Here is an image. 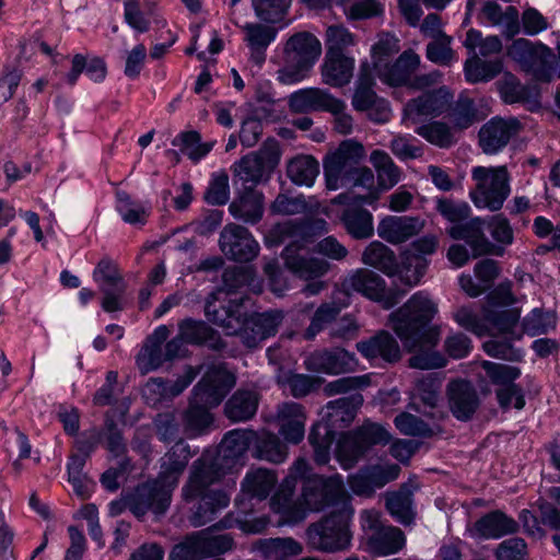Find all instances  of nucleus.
Segmentation results:
<instances>
[{"instance_id": "nucleus-1", "label": "nucleus", "mask_w": 560, "mask_h": 560, "mask_svg": "<svg viewBox=\"0 0 560 560\" xmlns=\"http://www.w3.org/2000/svg\"><path fill=\"white\" fill-rule=\"evenodd\" d=\"M255 446V432L233 430L226 433L217 457L203 454L192 466L187 485L183 489L186 501L198 500L190 523L198 527L213 520V515L226 508L230 492L235 486L236 471L243 465L241 457L250 445Z\"/></svg>"}, {"instance_id": "nucleus-2", "label": "nucleus", "mask_w": 560, "mask_h": 560, "mask_svg": "<svg viewBox=\"0 0 560 560\" xmlns=\"http://www.w3.org/2000/svg\"><path fill=\"white\" fill-rule=\"evenodd\" d=\"M310 465L304 458L296 459L270 498V509L280 516L279 525H295L311 512L327 506L347 509L349 497L340 475L328 478L307 476Z\"/></svg>"}, {"instance_id": "nucleus-3", "label": "nucleus", "mask_w": 560, "mask_h": 560, "mask_svg": "<svg viewBox=\"0 0 560 560\" xmlns=\"http://www.w3.org/2000/svg\"><path fill=\"white\" fill-rule=\"evenodd\" d=\"M438 313V306L424 292L415 293L397 312L390 315V324L404 346L418 352L410 358V366L429 370L445 365V359L432 349L439 340V330L429 324Z\"/></svg>"}, {"instance_id": "nucleus-4", "label": "nucleus", "mask_w": 560, "mask_h": 560, "mask_svg": "<svg viewBox=\"0 0 560 560\" xmlns=\"http://www.w3.org/2000/svg\"><path fill=\"white\" fill-rule=\"evenodd\" d=\"M190 458L188 446L176 443L162 458L159 478L135 489L126 497L109 503V514L116 516L125 509L141 517L151 511L156 516L163 515L170 506L173 489Z\"/></svg>"}, {"instance_id": "nucleus-5", "label": "nucleus", "mask_w": 560, "mask_h": 560, "mask_svg": "<svg viewBox=\"0 0 560 560\" xmlns=\"http://www.w3.org/2000/svg\"><path fill=\"white\" fill-rule=\"evenodd\" d=\"M244 305L240 299L228 298V293L219 290L211 294L206 303V316L222 327L228 335H240L248 348L256 347L261 340L276 334L282 316L279 312L254 314L248 318L244 315Z\"/></svg>"}, {"instance_id": "nucleus-6", "label": "nucleus", "mask_w": 560, "mask_h": 560, "mask_svg": "<svg viewBox=\"0 0 560 560\" xmlns=\"http://www.w3.org/2000/svg\"><path fill=\"white\" fill-rule=\"evenodd\" d=\"M524 299L518 301L511 292V284L503 283L489 294L482 319L478 318L469 307L459 308L454 314V319L460 327L479 337L492 336L491 340H500L499 338H503V332L516 336L513 327L520 319L521 308L515 304L523 303Z\"/></svg>"}, {"instance_id": "nucleus-7", "label": "nucleus", "mask_w": 560, "mask_h": 560, "mask_svg": "<svg viewBox=\"0 0 560 560\" xmlns=\"http://www.w3.org/2000/svg\"><path fill=\"white\" fill-rule=\"evenodd\" d=\"M350 291L359 292L370 300L380 302L384 308H390L399 301L397 294L386 291L384 280L378 275L366 269H358L345 279L342 289L335 292L332 302L323 304L316 311L306 331L308 339L315 337L326 323L332 320L342 308L350 304Z\"/></svg>"}, {"instance_id": "nucleus-8", "label": "nucleus", "mask_w": 560, "mask_h": 560, "mask_svg": "<svg viewBox=\"0 0 560 560\" xmlns=\"http://www.w3.org/2000/svg\"><path fill=\"white\" fill-rule=\"evenodd\" d=\"M451 97L447 89L440 88L432 93H424L411 100L404 109L405 125L413 127L417 135L434 145L450 147L454 142L450 127L439 121H427L440 116L447 108Z\"/></svg>"}, {"instance_id": "nucleus-9", "label": "nucleus", "mask_w": 560, "mask_h": 560, "mask_svg": "<svg viewBox=\"0 0 560 560\" xmlns=\"http://www.w3.org/2000/svg\"><path fill=\"white\" fill-rule=\"evenodd\" d=\"M313 226L308 224H298L292 220L278 223L272 228L266 237L268 246L277 245L284 242L288 237L292 242L287 245L283 252V258L288 269L299 278L311 280L325 275L328 270V262L323 259H306L301 252L310 242L308 237Z\"/></svg>"}, {"instance_id": "nucleus-10", "label": "nucleus", "mask_w": 560, "mask_h": 560, "mask_svg": "<svg viewBox=\"0 0 560 560\" xmlns=\"http://www.w3.org/2000/svg\"><path fill=\"white\" fill-rule=\"evenodd\" d=\"M278 483V475L275 470L256 467L250 468L241 482V493L236 500L238 515L233 520L228 518L224 523L225 527L236 526L245 534H259L269 524L267 517H248L247 513L252 510V501H265L276 489Z\"/></svg>"}, {"instance_id": "nucleus-11", "label": "nucleus", "mask_w": 560, "mask_h": 560, "mask_svg": "<svg viewBox=\"0 0 560 560\" xmlns=\"http://www.w3.org/2000/svg\"><path fill=\"white\" fill-rule=\"evenodd\" d=\"M234 385V375L224 366L210 369L194 389L185 416L187 427L194 432L209 427L213 420L209 409L218 406Z\"/></svg>"}, {"instance_id": "nucleus-12", "label": "nucleus", "mask_w": 560, "mask_h": 560, "mask_svg": "<svg viewBox=\"0 0 560 560\" xmlns=\"http://www.w3.org/2000/svg\"><path fill=\"white\" fill-rule=\"evenodd\" d=\"M436 210L451 224L447 234L454 240L465 241L474 257L501 254L485 235V221L478 217L470 218L471 209L467 202L441 198L436 200Z\"/></svg>"}, {"instance_id": "nucleus-13", "label": "nucleus", "mask_w": 560, "mask_h": 560, "mask_svg": "<svg viewBox=\"0 0 560 560\" xmlns=\"http://www.w3.org/2000/svg\"><path fill=\"white\" fill-rule=\"evenodd\" d=\"M362 402V396L355 394L327 404L322 421L313 427L310 434V442L314 447L317 464L328 463L330 447L335 440V429L349 425Z\"/></svg>"}, {"instance_id": "nucleus-14", "label": "nucleus", "mask_w": 560, "mask_h": 560, "mask_svg": "<svg viewBox=\"0 0 560 560\" xmlns=\"http://www.w3.org/2000/svg\"><path fill=\"white\" fill-rule=\"evenodd\" d=\"M322 54L316 36L302 32L291 36L284 47V65L277 71V80L285 85L305 80Z\"/></svg>"}, {"instance_id": "nucleus-15", "label": "nucleus", "mask_w": 560, "mask_h": 560, "mask_svg": "<svg viewBox=\"0 0 560 560\" xmlns=\"http://www.w3.org/2000/svg\"><path fill=\"white\" fill-rule=\"evenodd\" d=\"M557 324V316L553 312H544L540 308H534L522 323V327L518 326V319L516 320L513 331L503 332V340H488L483 343V349L487 354L501 358L509 361H520L523 358V351L518 348H514L511 345L512 340L520 339L524 332L530 336H537L547 334L553 329Z\"/></svg>"}, {"instance_id": "nucleus-16", "label": "nucleus", "mask_w": 560, "mask_h": 560, "mask_svg": "<svg viewBox=\"0 0 560 560\" xmlns=\"http://www.w3.org/2000/svg\"><path fill=\"white\" fill-rule=\"evenodd\" d=\"M471 178L476 186L469 196L478 209L497 211L502 208L511 189L505 166H476L471 170Z\"/></svg>"}, {"instance_id": "nucleus-17", "label": "nucleus", "mask_w": 560, "mask_h": 560, "mask_svg": "<svg viewBox=\"0 0 560 560\" xmlns=\"http://www.w3.org/2000/svg\"><path fill=\"white\" fill-rule=\"evenodd\" d=\"M352 515L350 505L339 509L320 522L307 528L310 545L323 552H339L348 550L351 546L352 534L349 528V518Z\"/></svg>"}, {"instance_id": "nucleus-18", "label": "nucleus", "mask_w": 560, "mask_h": 560, "mask_svg": "<svg viewBox=\"0 0 560 560\" xmlns=\"http://www.w3.org/2000/svg\"><path fill=\"white\" fill-rule=\"evenodd\" d=\"M389 440L390 434L382 424L365 421L355 432L338 438L335 457L343 469H349L371 446L386 444Z\"/></svg>"}, {"instance_id": "nucleus-19", "label": "nucleus", "mask_w": 560, "mask_h": 560, "mask_svg": "<svg viewBox=\"0 0 560 560\" xmlns=\"http://www.w3.org/2000/svg\"><path fill=\"white\" fill-rule=\"evenodd\" d=\"M508 55L535 80L549 82L555 79L556 56L542 43L525 38L515 39L509 47Z\"/></svg>"}, {"instance_id": "nucleus-20", "label": "nucleus", "mask_w": 560, "mask_h": 560, "mask_svg": "<svg viewBox=\"0 0 560 560\" xmlns=\"http://www.w3.org/2000/svg\"><path fill=\"white\" fill-rule=\"evenodd\" d=\"M365 156L362 144L353 140H345L324 159V176L329 190L346 187L359 162Z\"/></svg>"}, {"instance_id": "nucleus-21", "label": "nucleus", "mask_w": 560, "mask_h": 560, "mask_svg": "<svg viewBox=\"0 0 560 560\" xmlns=\"http://www.w3.org/2000/svg\"><path fill=\"white\" fill-rule=\"evenodd\" d=\"M233 539L228 534H217L212 528L187 536L174 546L170 560H198L232 549Z\"/></svg>"}, {"instance_id": "nucleus-22", "label": "nucleus", "mask_w": 560, "mask_h": 560, "mask_svg": "<svg viewBox=\"0 0 560 560\" xmlns=\"http://www.w3.org/2000/svg\"><path fill=\"white\" fill-rule=\"evenodd\" d=\"M420 66V57L412 50L404 51L394 63L385 65L380 72H377V77L382 82L392 85H411L416 89H424L427 86L433 85L440 81L441 74L439 72H431L429 74H423L416 77L413 81H411L412 74Z\"/></svg>"}, {"instance_id": "nucleus-23", "label": "nucleus", "mask_w": 560, "mask_h": 560, "mask_svg": "<svg viewBox=\"0 0 560 560\" xmlns=\"http://www.w3.org/2000/svg\"><path fill=\"white\" fill-rule=\"evenodd\" d=\"M438 237L424 235L412 242L410 248L400 255L401 262L398 272V280L411 288L420 283L428 267L425 256L432 255L438 248Z\"/></svg>"}, {"instance_id": "nucleus-24", "label": "nucleus", "mask_w": 560, "mask_h": 560, "mask_svg": "<svg viewBox=\"0 0 560 560\" xmlns=\"http://www.w3.org/2000/svg\"><path fill=\"white\" fill-rule=\"evenodd\" d=\"M481 366L490 381L501 386L497 392L500 406L505 409L510 407L522 409L525 405L522 389L513 384V381L521 375L520 369L490 361H483Z\"/></svg>"}, {"instance_id": "nucleus-25", "label": "nucleus", "mask_w": 560, "mask_h": 560, "mask_svg": "<svg viewBox=\"0 0 560 560\" xmlns=\"http://www.w3.org/2000/svg\"><path fill=\"white\" fill-rule=\"evenodd\" d=\"M280 161L278 145L271 142L257 154L243 158L234 165L235 175L244 183H259Z\"/></svg>"}, {"instance_id": "nucleus-26", "label": "nucleus", "mask_w": 560, "mask_h": 560, "mask_svg": "<svg viewBox=\"0 0 560 560\" xmlns=\"http://www.w3.org/2000/svg\"><path fill=\"white\" fill-rule=\"evenodd\" d=\"M220 248L231 259L253 260L259 253V244L250 232L240 225H226L220 235Z\"/></svg>"}, {"instance_id": "nucleus-27", "label": "nucleus", "mask_w": 560, "mask_h": 560, "mask_svg": "<svg viewBox=\"0 0 560 560\" xmlns=\"http://www.w3.org/2000/svg\"><path fill=\"white\" fill-rule=\"evenodd\" d=\"M289 105L296 113L317 110L339 113L346 107V103L342 100L318 88H305L293 92L289 97Z\"/></svg>"}, {"instance_id": "nucleus-28", "label": "nucleus", "mask_w": 560, "mask_h": 560, "mask_svg": "<svg viewBox=\"0 0 560 560\" xmlns=\"http://www.w3.org/2000/svg\"><path fill=\"white\" fill-rule=\"evenodd\" d=\"M304 364L308 371L337 375L355 370L358 360L345 349H335L315 351L305 359Z\"/></svg>"}, {"instance_id": "nucleus-29", "label": "nucleus", "mask_w": 560, "mask_h": 560, "mask_svg": "<svg viewBox=\"0 0 560 560\" xmlns=\"http://www.w3.org/2000/svg\"><path fill=\"white\" fill-rule=\"evenodd\" d=\"M400 472V467L395 464L373 465L361 469L349 478L351 490L359 495H371L375 489L384 487L395 480Z\"/></svg>"}, {"instance_id": "nucleus-30", "label": "nucleus", "mask_w": 560, "mask_h": 560, "mask_svg": "<svg viewBox=\"0 0 560 560\" xmlns=\"http://www.w3.org/2000/svg\"><path fill=\"white\" fill-rule=\"evenodd\" d=\"M168 336V327L166 325H160L145 339L136 358V364L141 374H148L155 371L168 361L163 348Z\"/></svg>"}, {"instance_id": "nucleus-31", "label": "nucleus", "mask_w": 560, "mask_h": 560, "mask_svg": "<svg viewBox=\"0 0 560 560\" xmlns=\"http://www.w3.org/2000/svg\"><path fill=\"white\" fill-rule=\"evenodd\" d=\"M424 220L418 217L387 215L377 225V234L390 244H400L424 229Z\"/></svg>"}, {"instance_id": "nucleus-32", "label": "nucleus", "mask_w": 560, "mask_h": 560, "mask_svg": "<svg viewBox=\"0 0 560 560\" xmlns=\"http://www.w3.org/2000/svg\"><path fill=\"white\" fill-rule=\"evenodd\" d=\"M517 129L515 119L492 118L479 131L480 147L485 153L494 154L508 144Z\"/></svg>"}, {"instance_id": "nucleus-33", "label": "nucleus", "mask_w": 560, "mask_h": 560, "mask_svg": "<svg viewBox=\"0 0 560 560\" xmlns=\"http://www.w3.org/2000/svg\"><path fill=\"white\" fill-rule=\"evenodd\" d=\"M348 185L352 187H361L365 190L364 194H355L349 191L347 194L338 195L332 202H342L343 199H350L353 205H374L380 198L378 184L375 185V178L373 172L368 167L357 166L351 174V179Z\"/></svg>"}, {"instance_id": "nucleus-34", "label": "nucleus", "mask_w": 560, "mask_h": 560, "mask_svg": "<svg viewBox=\"0 0 560 560\" xmlns=\"http://www.w3.org/2000/svg\"><path fill=\"white\" fill-rule=\"evenodd\" d=\"M305 420L301 405L283 404L278 411L279 433L288 443L298 444L304 438Z\"/></svg>"}, {"instance_id": "nucleus-35", "label": "nucleus", "mask_w": 560, "mask_h": 560, "mask_svg": "<svg viewBox=\"0 0 560 560\" xmlns=\"http://www.w3.org/2000/svg\"><path fill=\"white\" fill-rule=\"evenodd\" d=\"M354 65V58L345 54H326L322 65L323 82L334 88L347 85L353 77Z\"/></svg>"}, {"instance_id": "nucleus-36", "label": "nucleus", "mask_w": 560, "mask_h": 560, "mask_svg": "<svg viewBox=\"0 0 560 560\" xmlns=\"http://www.w3.org/2000/svg\"><path fill=\"white\" fill-rule=\"evenodd\" d=\"M340 205L347 208L341 215V222L347 232L354 238H369L374 233L373 215L362 208L363 205H353L350 199H343Z\"/></svg>"}, {"instance_id": "nucleus-37", "label": "nucleus", "mask_w": 560, "mask_h": 560, "mask_svg": "<svg viewBox=\"0 0 560 560\" xmlns=\"http://www.w3.org/2000/svg\"><path fill=\"white\" fill-rule=\"evenodd\" d=\"M448 397L451 410L459 420L469 419L478 406L476 390L466 381L451 383L448 386Z\"/></svg>"}, {"instance_id": "nucleus-38", "label": "nucleus", "mask_w": 560, "mask_h": 560, "mask_svg": "<svg viewBox=\"0 0 560 560\" xmlns=\"http://www.w3.org/2000/svg\"><path fill=\"white\" fill-rule=\"evenodd\" d=\"M357 349L369 360L383 359L387 362H394L400 357L397 341L386 331H381L369 340L358 342Z\"/></svg>"}, {"instance_id": "nucleus-39", "label": "nucleus", "mask_w": 560, "mask_h": 560, "mask_svg": "<svg viewBox=\"0 0 560 560\" xmlns=\"http://www.w3.org/2000/svg\"><path fill=\"white\" fill-rule=\"evenodd\" d=\"M192 368H187L173 386H167L162 378H151L143 387V396L148 404L155 405L164 398L179 395L196 377Z\"/></svg>"}, {"instance_id": "nucleus-40", "label": "nucleus", "mask_w": 560, "mask_h": 560, "mask_svg": "<svg viewBox=\"0 0 560 560\" xmlns=\"http://www.w3.org/2000/svg\"><path fill=\"white\" fill-rule=\"evenodd\" d=\"M516 529L517 523L513 518L502 512L495 511L476 522L472 533L481 538L498 539L504 535L514 533Z\"/></svg>"}, {"instance_id": "nucleus-41", "label": "nucleus", "mask_w": 560, "mask_h": 560, "mask_svg": "<svg viewBox=\"0 0 560 560\" xmlns=\"http://www.w3.org/2000/svg\"><path fill=\"white\" fill-rule=\"evenodd\" d=\"M362 262L398 279L400 265H397L394 252L378 241L369 244L362 254Z\"/></svg>"}, {"instance_id": "nucleus-42", "label": "nucleus", "mask_w": 560, "mask_h": 560, "mask_svg": "<svg viewBox=\"0 0 560 560\" xmlns=\"http://www.w3.org/2000/svg\"><path fill=\"white\" fill-rule=\"evenodd\" d=\"M254 549L267 560H288L303 550L301 544L293 538L260 539Z\"/></svg>"}, {"instance_id": "nucleus-43", "label": "nucleus", "mask_w": 560, "mask_h": 560, "mask_svg": "<svg viewBox=\"0 0 560 560\" xmlns=\"http://www.w3.org/2000/svg\"><path fill=\"white\" fill-rule=\"evenodd\" d=\"M369 548L377 556L397 553L406 545L404 533L393 526L384 527L375 534L369 535Z\"/></svg>"}, {"instance_id": "nucleus-44", "label": "nucleus", "mask_w": 560, "mask_h": 560, "mask_svg": "<svg viewBox=\"0 0 560 560\" xmlns=\"http://www.w3.org/2000/svg\"><path fill=\"white\" fill-rule=\"evenodd\" d=\"M242 30L245 34L244 40L252 51V58L257 63H261L265 60L266 48L275 40L273 31L258 23H246Z\"/></svg>"}, {"instance_id": "nucleus-45", "label": "nucleus", "mask_w": 560, "mask_h": 560, "mask_svg": "<svg viewBox=\"0 0 560 560\" xmlns=\"http://www.w3.org/2000/svg\"><path fill=\"white\" fill-rule=\"evenodd\" d=\"M229 210L235 219L254 224L262 217L264 197L257 191L246 192L238 200L232 202Z\"/></svg>"}, {"instance_id": "nucleus-46", "label": "nucleus", "mask_w": 560, "mask_h": 560, "mask_svg": "<svg viewBox=\"0 0 560 560\" xmlns=\"http://www.w3.org/2000/svg\"><path fill=\"white\" fill-rule=\"evenodd\" d=\"M255 457L275 464L283 463L288 457V448L276 434L261 431L255 433Z\"/></svg>"}, {"instance_id": "nucleus-47", "label": "nucleus", "mask_w": 560, "mask_h": 560, "mask_svg": "<svg viewBox=\"0 0 560 560\" xmlns=\"http://www.w3.org/2000/svg\"><path fill=\"white\" fill-rule=\"evenodd\" d=\"M258 406L254 390H237L225 405V415L232 421H245L252 418Z\"/></svg>"}, {"instance_id": "nucleus-48", "label": "nucleus", "mask_w": 560, "mask_h": 560, "mask_svg": "<svg viewBox=\"0 0 560 560\" xmlns=\"http://www.w3.org/2000/svg\"><path fill=\"white\" fill-rule=\"evenodd\" d=\"M287 173L294 184L311 187L318 176L319 165L310 155H299L288 163Z\"/></svg>"}, {"instance_id": "nucleus-49", "label": "nucleus", "mask_w": 560, "mask_h": 560, "mask_svg": "<svg viewBox=\"0 0 560 560\" xmlns=\"http://www.w3.org/2000/svg\"><path fill=\"white\" fill-rule=\"evenodd\" d=\"M116 210L124 222L131 225H144L150 214V206L132 200L125 191L116 194Z\"/></svg>"}, {"instance_id": "nucleus-50", "label": "nucleus", "mask_w": 560, "mask_h": 560, "mask_svg": "<svg viewBox=\"0 0 560 560\" xmlns=\"http://www.w3.org/2000/svg\"><path fill=\"white\" fill-rule=\"evenodd\" d=\"M371 162L377 172L380 192L390 189L399 182V171L387 153L374 151L371 154Z\"/></svg>"}, {"instance_id": "nucleus-51", "label": "nucleus", "mask_w": 560, "mask_h": 560, "mask_svg": "<svg viewBox=\"0 0 560 560\" xmlns=\"http://www.w3.org/2000/svg\"><path fill=\"white\" fill-rule=\"evenodd\" d=\"M411 491L401 488L398 492L387 495L386 506L393 517L399 523L408 525L413 521Z\"/></svg>"}, {"instance_id": "nucleus-52", "label": "nucleus", "mask_w": 560, "mask_h": 560, "mask_svg": "<svg viewBox=\"0 0 560 560\" xmlns=\"http://www.w3.org/2000/svg\"><path fill=\"white\" fill-rule=\"evenodd\" d=\"M373 84L369 68L363 65L351 100L354 110L364 112L378 97L373 90Z\"/></svg>"}, {"instance_id": "nucleus-53", "label": "nucleus", "mask_w": 560, "mask_h": 560, "mask_svg": "<svg viewBox=\"0 0 560 560\" xmlns=\"http://www.w3.org/2000/svg\"><path fill=\"white\" fill-rule=\"evenodd\" d=\"M500 61H483L478 56L469 57L465 62V77L468 82L489 81L501 71Z\"/></svg>"}, {"instance_id": "nucleus-54", "label": "nucleus", "mask_w": 560, "mask_h": 560, "mask_svg": "<svg viewBox=\"0 0 560 560\" xmlns=\"http://www.w3.org/2000/svg\"><path fill=\"white\" fill-rule=\"evenodd\" d=\"M464 46L472 56L489 57L499 54L502 49V43L498 36H488L482 38L477 30H469L464 42Z\"/></svg>"}, {"instance_id": "nucleus-55", "label": "nucleus", "mask_w": 560, "mask_h": 560, "mask_svg": "<svg viewBox=\"0 0 560 560\" xmlns=\"http://www.w3.org/2000/svg\"><path fill=\"white\" fill-rule=\"evenodd\" d=\"M292 0H252V7L258 19L268 23H277L287 15Z\"/></svg>"}, {"instance_id": "nucleus-56", "label": "nucleus", "mask_w": 560, "mask_h": 560, "mask_svg": "<svg viewBox=\"0 0 560 560\" xmlns=\"http://www.w3.org/2000/svg\"><path fill=\"white\" fill-rule=\"evenodd\" d=\"M278 383L284 388H288L294 397H303L318 388L320 380L305 374L281 372L278 375Z\"/></svg>"}, {"instance_id": "nucleus-57", "label": "nucleus", "mask_w": 560, "mask_h": 560, "mask_svg": "<svg viewBox=\"0 0 560 560\" xmlns=\"http://www.w3.org/2000/svg\"><path fill=\"white\" fill-rule=\"evenodd\" d=\"M178 330L187 343L200 345L210 341L211 347H217V342L211 341L214 331L201 320L184 319L178 324Z\"/></svg>"}, {"instance_id": "nucleus-58", "label": "nucleus", "mask_w": 560, "mask_h": 560, "mask_svg": "<svg viewBox=\"0 0 560 560\" xmlns=\"http://www.w3.org/2000/svg\"><path fill=\"white\" fill-rule=\"evenodd\" d=\"M399 50V40L389 34L381 35L377 43L372 47V60L375 73L380 72L385 65H389L392 58Z\"/></svg>"}, {"instance_id": "nucleus-59", "label": "nucleus", "mask_w": 560, "mask_h": 560, "mask_svg": "<svg viewBox=\"0 0 560 560\" xmlns=\"http://www.w3.org/2000/svg\"><path fill=\"white\" fill-rule=\"evenodd\" d=\"M485 116L486 114L478 116L474 102L468 96L460 95L452 109L451 120L454 128L462 130L467 129Z\"/></svg>"}, {"instance_id": "nucleus-60", "label": "nucleus", "mask_w": 560, "mask_h": 560, "mask_svg": "<svg viewBox=\"0 0 560 560\" xmlns=\"http://www.w3.org/2000/svg\"><path fill=\"white\" fill-rule=\"evenodd\" d=\"M140 0H124V19L127 25L138 34L147 33L153 22L148 10L142 11Z\"/></svg>"}, {"instance_id": "nucleus-61", "label": "nucleus", "mask_w": 560, "mask_h": 560, "mask_svg": "<svg viewBox=\"0 0 560 560\" xmlns=\"http://www.w3.org/2000/svg\"><path fill=\"white\" fill-rule=\"evenodd\" d=\"M174 144L179 145L183 153L195 162L205 158L212 148L209 143H201L200 136L196 131L179 135L175 139Z\"/></svg>"}, {"instance_id": "nucleus-62", "label": "nucleus", "mask_w": 560, "mask_h": 560, "mask_svg": "<svg viewBox=\"0 0 560 560\" xmlns=\"http://www.w3.org/2000/svg\"><path fill=\"white\" fill-rule=\"evenodd\" d=\"M355 43L354 35L345 26L332 25L326 31V54H343V49Z\"/></svg>"}, {"instance_id": "nucleus-63", "label": "nucleus", "mask_w": 560, "mask_h": 560, "mask_svg": "<svg viewBox=\"0 0 560 560\" xmlns=\"http://www.w3.org/2000/svg\"><path fill=\"white\" fill-rule=\"evenodd\" d=\"M93 279L100 289H103V287L114 288L124 285L117 265L109 258L100 260L93 271Z\"/></svg>"}, {"instance_id": "nucleus-64", "label": "nucleus", "mask_w": 560, "mask_h": 560, "mask_svg": "<svg viewBox=\"0 0 560 560\" xmlns=\"http://www.w3.org/2000/svg\"><path fill=\"white\" fill-rule=\"evenodd\" d=\"M230 198L229 177L224 172L214 173L205 199L210 205H225Z\"/></svg>"}]
</instances>
